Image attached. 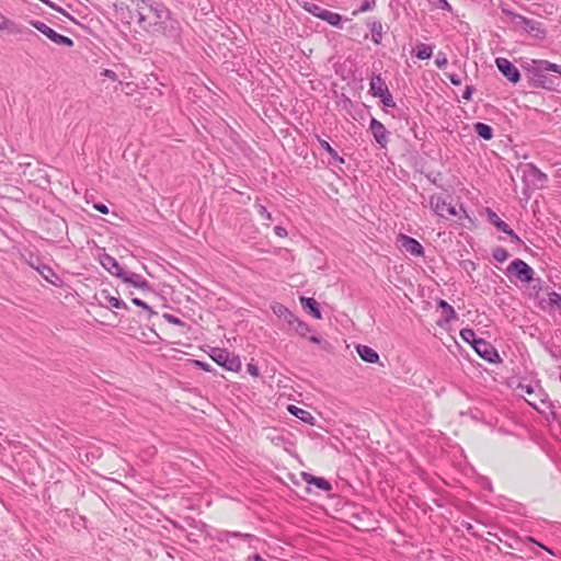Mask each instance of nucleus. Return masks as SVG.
<instances>
[{
    "label": "nucleus",
    "instance_id": "nucleus-35",
    "mask_svg": "<svg viewBox=\"0 0 561 561\" xmlns=\"http://www.w3.org/2000/svg\"><path fill=\"white\" fill-rule=\"evenodd\" d=\"M131 302L134 305H136L137 307H140L144 310H146L148 312V314H149V318L157 314L156 311H153L144 300H141L139 298H133Z\"/></svg>",
    "mask_w": 561,
    "mask_h": 561
},
{
    "label": "nucleus",
    "instance_id": "nucleus-27",
    "mask_svg": "<svg viewBox=\"0 0 561 561\" xmlns=\"http://www.w3.org/2000/svg\"><path fill=\"white\" fill-rule=\"evenodd\" d=\"M369 26L374 43L379 44L382 39V24L376 21L373 22Z\"/></svg>",
    "mask_w": 561,
    "mask_h": 561
},
{
    "label": "nucleus",
    "instance_id": "nucleus-11",
    "mask_svg": "<svg viewBox=\"0 0 561 561\" xmlns=\"http://www.w3.org/2000/svg\"><path fill=\"white\" fill-rule=\"evenodd\" d=\"M100 263L113 276L121 278V276L124 275L123 273L125 270L110 254H102L100 256Z\"/></svg>",
    "mask_w": 561,
    "mask_h": 561
},
{
    "label": "nucleus",
    "instance_id": "nucleus-43",
    "mask_svg": "<svg viewBox=\"0 0 561 561\" xmlns=\"http://www.w3.org/2000/svg\"><path fill=\"white\" fill-rule=\"evenodd\" d=\"M518 389H519L522 392H524V393H526V394H528V396H531V394H534V392H535V390H534V388H533V386H531V385H519V386H518Z\"/></svg>",
    "mask_w": 561,
    "mask_h": 561
},
{
    "label": "nucleus",
    "instance_id": "nucleus-46",
    "mask_svg": "<svg viewBox=\"0 0 561 561\" xmlns=\"http://www.w3.org/2000/svg\"><path fill=\"white\" fill-rule=\"evenodd\" d=\"M472 92H473V88L472 87H467L465 92H463V94H462V99L466 100V101L471 100Z\"/></svg>",
    "mask_w": 561,
    "mask_h": 561
},
{
    "label": "nucleus",
    "instance_id": "nucleus-44",
    "mask_svg": "<svg viewBox=\"0 0 561 561\" xmlns=\"http://www.w3.org/2000/svg\"><path fill=\"white\" fill-rule=\"evenodd\" d=\"M39 272L43 275V277L46 278L47 280H49V276L48 275H53L54 276V273H53L51 268L48 267V266H43V270H41Z\"/></svg>",
    "mask_w": 561,
    "mask_h": 561
},
{
    "label": "nucleus",
    "instance_id": "nucleus-29",
    "mask_svg": "<svg viewBox=\"0 0 561 561\" xmlns=\"http://www.w3.org/2000/svg\"><path fill=\"white\" fill-rule=\"evenodd\" d=\"M318 141L323 150H325L333 159L343 162V159L339 157L337 152L331 147V145L321 138L318 137Z\"/></svg>",
    "mask_w": 561,
    "mask_h": 561
},
{
    "label": "nucleus",
    "instance_id": "nucleus-23",
    "mask_svg": "<svg viewBox=\"0 0 561 561\" xmlns=\"http://www.w3.org/2000/svg\"><path fill=\"white\" fill-rule=\"evenodd\" d=\"M438 307L442 308L444 316H445V320L447 322L457 319V313H456L455 309L447 301L439 300Z\"/></svg>",
    "mask_w": 561,
    "mask_h": 561
},
{
    "label": "nucleus",
    "instance_id": "nucleus-58",
    "mask_svg": "<svg viewBox=\"0 0 561 561\" xmlns=\"http://www.w3.org/2000/svg\"><path fill=\"white\" fill-rule=\"evenodd\" d=\"M540 402H541L542 404H546V400H545V399H541V400H540Z\"/></svg>",
    "mask_w": 561,
    "mask_h": 561
},
{
    "label": "nucleus",
    "instance_id": "nucleus-55",
    "mask_svg": "<svg viewBox=\"0 0 561 561\" xmlns=\"http://www.w3.org/2000/svg\"><path fill=\"white\" fill-rule=\"evenodd\" d=\"M310 341H311L312 343H316V344H319V343H320V339H319V337H317V336H311V337H310Z\"/></svg>",
    "mask_w": 561,
    "mask_h": 561
},
{
    "label": "nucleus",
    "instance_id": "nucleus-8",
    "mask_svg": "<svg viewBox=\"0 0 561 561\" xmlns=\"http://www.w3.org/2000/svg\"><path fill=\"white\" fill-rule=\"evenodd\" d=\"M497 69L502 75L511 82L517 83L520 79L519 70L506 58H496L495 60Z\"/></svg>",
    "mask_w": 561,
    "mask_h": 561
},
{
    "label": "nucleus",
    "instance_id": "nucleus-40",
    "mask_svg": "<svg viewBox=\"0 0 561 561\" xmlns=\"http://www.w3.org/2000/svg\"><path fill=\"white\" fill-rule=\"evenodd\" d=\"M445 76L450 80V82L454 84V85H460L462 80L461 78L458 76V75H455V73H445Z\"/></svg>",
    "mask_w": 561,
    "mask_h": 561
},
{
    "label": "nucleus",
    "instance_id": "nucleus-42",
    "mask_svg": "<svg viewBox=\"0 0 561 561\" xmlns=\"http://www.w3.org/2000/svg\"><path fill=\"white\" fill-rule=\"evenodd\" d=\"M247 370H248V373H249L251 376H253V377H259V375H260V373H259V368H257V367H256V365H254V364L249 363V364L247 365Z\"/></svg>",
    "mask_w": 561,
    "mask_h": 561
},
{
    "label": "nucleus",
    "instance_id": "nucleus-36",
    "mask_svg": "<svg viewBox=\"0 0 561 561\" xmlns=\"http://www.w3.org/2000/svg\"><path fill=\"white\" fill-rule=\"evenodd\" d=\"M382 104L387 107H394L396 106V103L393 101V98L391 95V93L389 92V90L385 93H382L381 95L378 96Z\"/></svg>",
    "mask_w": 561,
    "mask_h": 561
},
{
    "label": "nucleus",
    "instance_id": "nucleus-28",
    "mask_svg": "<svg viewBox=\"0 0 561 561\" xmlns=\"http://www.w3.org/2000/svg\"><path fill=\"white\" fill-rule=\"evenodd\" d=\"M460 336L462 340L472 346L476 345V342H479L480 339L476 336V332L472 329L466 328L460 331Z\"/></svg>",
    "mask_w": 561,
    "mask_h": 561
},
{
    "label": "nucleus",
    "instance_id": "nucleus-14",
    "mask_svg": "<svg viewBox=\"0 0 561 561\" xmlns=\"http://www.w3.org/2000/svg\"><path fill=\"white\" fill-rule=\"evenodd\" d=\"M272 310L278 318H282L290 325H294L295 321H297L296 316L286 306L282 304H274L272 306Z\"/></svg>",
    "mask_w": 561,
    "mask_h": 561
},
{
    "label": "nucleus",
    "instance_id": "nucleus-12",
    "mask_svg": "<svg viewBox=\"0 0 561 561\" xmlns=\"http://www.w3.org/2000/svg\"><path fill=\"white\" fill-rule=\"evenodd\" d=\"M369 128L375 140L381 146L385 147L388 142V131L382 123L377 121L376 118H371Z\"/></svg>",
    "mask_w": 561,
    "mask_h": 561
},
{
    "label": "nucleus",
    "instance_id": "nucleus-47",
    "mask_svg": "<svg viewBox=\"0 0 561 561\" xmlns=\"http://www.w3.org/2000/svg\"><path fill=\"white\" fill-rule=\"evenodd\" d=\"M274 231H275V233H276L278 237H282V238H283V237H285V236L287 234L286 229H285V228H283V227H280V226H276V227L274 228Z\"/></svg>",
    "mask_w": 561,
    "mask_h": 561
},
{
    "label": "nucleus",
    "instance_id": "nucleus-31",
    "mask_svg": "<svg viewBox=\"0 0 561 561\" xmlns=\"http://www.w3.org/2000/svg\"><path fill=\"white\" fill-rule=\"evenodd\" d=\"M305 9H306L309 13H311L313 16H317V18H319V19H321V18H322V15H323V13H324V11H325V9H324V8H322V7L318 5V4H314V3H307V4L305 5Z\"/></svg>",
    "mask_w": 561,
    "mask_h": 561
},
{
    "label": "nucleus",
    "instance_id": "nucleus-24",
    "mask_svg": "<svg viewBox=\"0 0 561 561\" xmlns=\"http://www.w3.org/2000/svg\"><path fill=\"white\" fill-rule=\"evenodd\" d=\"M321 20L328 22L330 25L340 26L342 22V16L339 13L325 9Z\"/></svg>",
    "mask_w": 561,
    "mask_h": 561
},
{
    "label": "nucleus",
    "instance_id": "nucleus-18",
    "mask_svg": "<svg viewBox=\"0 0 561 561\" xmlns=\"http://www.w3.org/2000/svg\"><path fill=\"white\" fill-rule=\"evenodd\" d=\"M302 479L308 484H314V485H317L319 489H321L323 491H330L331 488H332L330 482L327 481L325 479L314 477V476H312L310 473H307V472H302Z\"/></svg>",
    "mask_w": 561,
    "mask_h": 561
},
{
    "label": "nucleus",
    "instance_id": "nucleus-21",
    "mask_svg": "<svg viewBox=\"0 0 561 561\" xmlns=\"http://www.w3.org/2000/svg\"><path fill=\"white\" fill-rule=\"evenodd\" d=\"M542 308L546 306L550 308H560L561 306V295L556 291L548 293V298L541 301Z\"/></svg>",
    "mask_w": 561,
    "mask_h": 561
},
{
    "label": "nucleus",
    "instance_id": "nucleus-3",
    "mask_svg": "<svg viewBox=\"0 0 561 561\" xmlns=\"http://www.w3.org/2000/svg\"><path fill=\"white\" fill-rule=\"evenodd\" d=\"M507 276H515L522 283H530L534 279V270L523 260L515 259L506 268Z\"/></svg>",
    "mask_w": 561,
    "mask_h": 561
},
{
    "label": "nucleus",
    "instance_id": "nucleus-32",
    "mask_svg": "<svg viewBox=\"0 0 561 561\" xmlns=\"http://www.w3.org/2000/svg\"><path fill=\"white\" fill-rule=\"evenodd\" d=\"M104 299L113 308H116V309L126 308V304L123 300H121L119 298H116L111 295H105Z\"/></svg>",
    "mask_w": 561,
    "mask_h": 561
},
{
    "label": "nucleus",
    "instance_id": "nucleus-39",
    "mask_svg": "<svg viewBox=\"0 0 561 561\" xmlns=\"http://www.w3.org/2000/svg\"><path fill=\"white\" fill-rule=\"evenodd\" d=\"M375 7V0H365L359 9L357 10V12H366V11H369L371 10L373 8Z\"/></svg>",
    "mask_w": 561,
    "mask_h": 561
},
{
    "label": "nucleus",
    "instance_id": "nucleus-19",
    "mask_svg": "<svg viewBox=\"0 0 561 561\" xmlns=\"http://www.w3.org/2000/svg\"><path fill=\"white\" fill-rule=\"evenodd\" d=\"M287 410L291 415L298 417L305 423L313 424L314 422V417L312 416V414L301 408L290 404L288 405Z\"/></svg>",
    "mask_w": 561,
    "mask_h": 561
},
{
    "label": "nucleus",
    "instance_id": "nucleus-53",
    "mask_svg": "<svg viewBox=\"0 0 561 561\" xmlns=\"http://www.w3.org/2000/svg\"><path fill=\"white\" fill-rule=\"evenodd\" d=\"M248 561H266L263 558H261L259 554L250 556L248 558Z\"/></svg>",
    "mask_w": 561,
    "mask_h": 561
},
{
    "label": "nucleus",
    "instance_id": "nucleus-1",
    "mask_svg": "<svg viewBox=\"0 0 561 561\" xmlns=\"http://www.w3.org/2000/svg\"><path fill=\"white\" fill-rule=\"evenodd\" d=\"M130 18L139 27L152 34L163 33L169 19V11L162 5H153L148 0H136Z\"/></svg>",
    "mask_w": 561,
    "mask_h": 561
},
{
    "label": "nucleus",
    "instance_id": "nucleus-41",
    "mask_svg": "<svg viewBox=\"0 0 561 561\" xmlns=\"http://www.w3.org/2000/svg\"><path fill=\"white\" fill-rule=\"evenodd\" d=\"M494 225H495V227H496L499 230H501V231H503V232H508V228H510V227H508V225H507L506 222H504L503 220H501V219H499V218H497V220H496V221H494Z\"/></svg>",
    "mask_w": 561,
    "mask_h": 561
},
{
    "label": "nucleus",
    "instance_id": "nucleus-52",
    "mask_svg": "<svg viewBox=\"0 0 561 561\" xmlns=\"http://www.w3.org/2000/svg\"><path fill=\"white\" fill-rule=\"evenodd\" d=\"M505 233L508 234L512 240H515L517 242L519 241L518 236L512 229L508 228V232H505Z\"/></svg>",
    "mask_w": 561,
    "mask_h": 561
},
{
    "label": "nucleus",
    "instance_id": "nucleus-4",
    "mask_svg": "<svg viewBox=\"0 0 561 561\" xmlns=\"http://www.w3.org/2000/svg\"><path fill=\"white\" fill-rule=\"evenodd\" d=\"M210 357L218 365L230 371H238L241 368V362L238 356L230 355L226 350L211 348Z\"/></svg>",
    "mask_w": 561,
    "mask_h": 561
},
{
    "label": "nucleus",
    "instance_id": "nucleus-25",
    "mask_svg": "<svg viewBox=\"0 0 561 561\" xmlns=\"http://www.w3.org/2000/svg\"><path fill=\"white\" fill-rule=\"evenodd\" d=\"M0 31H8L10 33L20 32L15 23L4 16L2 13H0Z\"/></svg>",
    "mask_w": 561,
    "mask_h": 561
},
{
    "label": "nucleus",
    "instance_id": "nucleus-13",
    "mask_svg": "<svg viewBox=\"0 0 561 561\" xmlns=\"http://www.w3.org/2000/svg\"><path fill=\"white\" fill-rule=\"evenodd\" d=\"M524 172L525 176L529 179L534 185L543 186V184L548 181L547 174L533 163H528Z\"/></svg>",
    "mask_w": 561,
    "mask_h": 561
},
{
    "label": "nucleus",
    "instance_id": "nucleus-30",
    "mask_svg": "<svg viewBox=\"0 0 561 561\" xmlns=\"http://www.w3.org/2000/svg\"><path fill=\"white\" fill-rule=\"evenodd\" d=\"M492 255H493V259L500 263L505 262L510 256L507 250L502 247L495 248L492 252Z\"/></svg>",
    "mask_w": 561,
    "mask_h": 561
},
{
    "label": "nucleus",
    "instance_id": "nucleus-57",
    "mask_svg": "<svg viewBox=\"0 0 561 561\" xmlns=\"http://www.w3.org/2000/svg\"><path fill=\"white\" fill-rule=\"evenodd\" d=\"M539 546H540V548L546 549L549 553L553 554L552 551L549 550L548 548H546L543 545H539Z\"/></svg>",
    "mask_w": 561,
    "mask_h": 561
},
{
    "label": "nucleus",
    "instance_id": "nucleus-6",
    "mask_svg": "<svg viewBox=\"0 0 561 561\" xmlns=\"http://www.w3.org/2000/svg\"><path fill=\"white\" fill-rule=\"evenodd\" d=\"M30 24L34 28L39 31L42 34H44L46 37H48L56 45L67 46V47L73 46V41L71 38L57 33L51 27L46 25L44 22L32 20V21H30Z\"/></svg>",
    "mask_w": 561,
    "mask_h": 561
},
{
    "label": "nucleus",
    "instance_id": "nucleus-48",
    "mask_svg": "<svg viewBox=\"0 0 561 561\" xmlns=\"http://www.w3.org/2000/svg\"><path fill=\"white\" fill-rule=\"evenodd\" d=\"M94 208H95L98 211L102 213V214H107V213H108V208H107V206H106V205H104V204H95V205H94Z\"/></svg>",
    "mask_w": 561,
    "mask_h": 561
},
{
    "label": "nucleus",
    "instance_id": "nucleus-49",
    "mask_svg": "<svg viewBox=\"0 0 561 561\" xmlns=\"http://www.w3.org/2000/svg\"><path fill=\"white\" fill-rule=\"evenodd\" d=\"M41 1L58 12H64V10L61 8L57 7L54 2H51L49 0H41Z\"/></svg>",
    "mask_w": 561,
    "mask_h": 561
},
{
    "label": "nucleus",
    "instance_id": "nucleus-54",
    "mask_svg": "<svg viewBox=\"0 0 561 561\" xmlns=\"http://www.w3.org/2000/svg\"><path fill=\"white\" fill-rule=\"evenodd\" d=\"M196 364L202 367L204 370L209 371V364L203 362H196Z\"/></svg>",
    "mask_w": 561,
    "mask_h": 561
},
{
    "label": "nucleus",
    "instance_id": "nucleus-37",
    "mask_svg": "<svg viewBox=\"0 0 561 561\" xmlns=\"http://www.w3.org/2000/svg\"><path fill=\"white\" fill-rule=\"evenodd\" d=\"M163 319L168 321L169 323L180 325L182 328H186L187 325L178 317L171 314V313H163Z\"/></svg>",
    "mask_w": 561,
    "mask_h": 561
},
{
    "label": "nucleus",
    "instance_id": "nucleus-9",
    "mask_svg": "<svg viewBox=\"0 0 561 561\" xmlns=\"http://www.w3.org/2000/svg\"><path fill=\"white\" fill-rule=\"evenodd\" d=\"M473 348L479 354V356L489 363H497L500 360L497 351L489 342L482 339H480L479 342H476Z\"/></svg>",
    "mask_w": 561,
    "mask_h": 561
},
{
    "label": "nucleus",
    "instance_id": "nucleus-33",
    "mask_svg": "<svg viewBox=\"0 0 561 561\" xmlns=\"http://www.w3.org/2000/svg\"><path fill=\"white\" fill-rule=\"evenodd\" d=\"M294 328L296 332L301 336H306L307 333L310 332V327L306 322L300 321L299 319L295 321Z\"/></svg>",
    "mask_w": 561,
    "mask_h": 561
},
{
    "label": "nucleus",
    "instance_id": "nucleus-38",
    "mask_svg": "<svg viewBox=\"0 0 561 561\" xmlns=\"http://www.w3.org/2000/svg\"><path fill=\"white\" fill-rule=\"evenodd\" d=\"M448 64L447 57L443 51H438L435 59V65L442 69Z\"/></svg>",
    "mask_w": 561,
    "mask_h": 561
},
{
    "label": "nucleus",
    "instance_id": "nucleus-22",
    "mask_svg": "<svg viewBox=\"0 0 561 561\" xmlns=\"http://www.w3.org/2000/svg\"><path fill=\"white\" fill-rule=\"evenodd\" d=\"M474 131L485 140H490L493 137V130L491 126L484 123H477L474 125Z\"/></svg>",
    "mask_w": 561,
    "mask_h": 561
},
{
    "label": "nucleus",
    "instance_id": "nucleus-26",
    "mask_svg": "<svg viewBox=\"0 0 561 561\" xmlns=\"http://www.w3.org/2000/svg\"><path fill=\"white\" fill-rule=\"evenodd\" d=\"M415 55L419 59L422 60L430 59L433 55V48L430 45L421 43L416 46Z\"/></svg>",
    "mask_w": 561,
    "mask_h": 561
},
{
    "label": "nucleus",
    "instance_id": "nucleus-16",
    "mask_svg": "<svg viewBox=\"0 0 561 561\" xmlns=\"http://www.w3.org/2000/svg\"><path fill=\"white\" fill-rule=\"evenodd\" d=\"M124 275L121 276V279L124 282V283H128V284H131L133 286L135 287H138V288H144L147 286V280L142 278L141 275L139 274H136L134 272H127V271H124L123 273Z\"/></svg>",
    "mask_w": 561,
    "mask_h": 561
},
{
    "label": "nucleus",
    "instance_id": "nucleus-34",
    "mask_svg": "<svg viewBox=\"0 0 561 561\" xmlns=\"http://www.w3.org/2000/svg\"><path fill=\"white\" fill-rule=\"evenodd\" d=\"M255 208H256V211L259 213V215L261 216V218L263 220H265L266 225L268 226V221L272 220V216L271 214L267 211V209L265 208V206L261 205V204H255Z\"/></svg>",
    "mask_w": 561,
    "mask_h": 561
},
{
    "label": "nucleus",
    "instance_id": "nucleus-51",
    "mask_svg": "<svg viewBox=\"0 0 561 561\" xmlns=\"http://www.w3.org/2000/svg\"><path fill=\"white\" fill-rule=\"evenodd\" d=\"M437 2L440 4V7H442L443 9H447V10H450V9H451V7H450V4L447 2V0H437Z\"/></svg>",
    "mask_w": 561,
    "mask_h": 561
},
{
    "label": "nucleus",
    "instance_id": "nucleus-45",
    "mask_svg": "<svg viewBox=\"0 0 561 561\" xmlns=\"http://www.w3.org/2000/svg\"><path fill=\"white\" fill-rule=\"evenodd\" d=\"M102 75L104 77H107L108 79L111 80H116L117 79V75L113 71V70H110V69H105Z\"/></svg>",
    "mask_w": 561,
    "mask_h": 561
},
{
    "label": "nucleus",
    "instance_id": "nucleus-7",
    "mask_svg": "<svg viewBox=\"0 0 561 561\" xmlns=\"http://www.w3.org/2000/svg\"><path fill=\"white\" fill-rule=\"evenodd\" d=\"M513 23L516 27L525 30L527 33L534 35L537 38H543L546 35V32L541 27L540 22L527 19L520 14L513 15Z\"/></svg>",
    "mask_w": 561,
    "mask_h": 561
},
{
    "label": "nucleus",
    "instance_id": "nucleus-5",
    "mask_svg": "<svg viewBox=\"0 0 561 561\" xmlns=\"http://www.w3.org/2000/svg\"><path fill=\"white\" fill-rule=\"evenodd\" d=\"M431 208L442 218H449L457 215L456 206L451 204L448 197L443 195H433L430 198Z\"/></svg>",
    "mask_w": 561,
    "mask_h": 561
},
{
    "label": "nucleus",
    "instance_id": "nucleus-15",
    "mask_svg": "<svg viewBox=\"0 0 561 561\" xmlns=\"http://www.w3.org/2000/svg\"><path fill=\"white\" fill-rule=\"evenodd\" d=\"M369 89L371 94L377 98L389 90L380 75L373 76L370 79Z\"/></svg>",
    "mask_w": 561,
    "mask_h": 561
},
{
    "label": "nucleus",
    "instance_id": "nucleus-2",
    "mask_svg": "<svg viewBox=\"0 0 561 561\" xmlns=\"http://www.w3.org/2000/svg\"><path fill=\"white\" fill-rule=\"evenodd\" d=\"M522 67L536 88L552 90L560 84L561 67L557 64L543 59H529L524 61Z\"/></svg>",
    "mask_w": 561,
    "mask_h": 561
},
{
    "label": "nucleus",
    "instance_id": "nucleus-56",
    "mask_svg": "<svg viewBox=\"0 0 561 561\" xmlns=\"http://www.w3.org/2000/svg\"><path fill=\"white\" fill-rule=\"evenodd\" d=\"M528 403L531 404L535 409H539V407L537 405V403L535 401H530L528 400Z\"/></svg>",
    "mask_w": 561,
    "mask_h": 561
},
{
    "label": "nucleus",
    "instance_id": "nucleus-17",
    "mask_svg": "<svg viewBox=\"0 0 561 561\" xmlns=\"http://www.w3.org/2000/svg\"><path fill=\"white\" fill-rule=\"evenodd\" d=\"M356 350L359 357L367 363H377L379 359L377 352L367 345H358Z\"/></svg>",
    "mask_w": 561,
    "mask_h": 561
},
{
    "label": "nucleus",
    "instance_id": "nucleus-50",
    "mask_svg": "<svg viewBox=\"0 0 561 561\" xmlns=\"http://www.w3.org/2000/svg\"><path fill=\"white\" fill-rule=\"evenodd\" d=\"M233 536H240L242 537L243 539L248 540L249 542L253 541V540H257L253 535H249V534H245V535H241V534H233Z\"/></svg>",
    "mask_w": 561,
    "mask_h": 561
},
{
    "label": "nucleus",
    "instance_id": "nucleus-10",
    "mask_svg": "<svg viewBox=\"0 0 561 561\" xmlns=\"http://www.w3.org/2000/svg\"><path fill=\"white\" fill-rule=\"evenodd\" d=\"M398 240L400 242L401 248L405 252H408L412 255H415V256L423 255V253H424L423 247L421 245V243L417 240H415L411 237H408L405 234H400Z\"/></svg>",
    "mask_w": 561,
    "mask_h": 561
},
{
    "label": "nucleus",
    "instance_id": "nucleus-20",
    "mask_svg": "<svg viewBox=\"0 0 561 561\" xmlns=\"http://www.w3.org/2000/svg\"><path fill=\"white\" fill-rule=\"evenodd\" d=\"M300 302L304 308L308 309L309 312L316 318V319H321L322 316H321V312H320V309H319V305L318 302L316 301V299L313 298H308V297H301L300 298Z\"/></svg>",
    "mask_w": 561,
    "mask_h": 561
}]
</instances>
